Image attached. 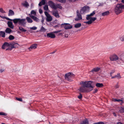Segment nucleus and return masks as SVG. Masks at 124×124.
Wrapping results in <instances>:
<instances>
[{"label":"nucleus","mask_w":124,"mask_h":124,"mask_svg":"<svg viewBox=\"0 0 124 124\" xmlns=\"http://www.w3.org/2000/svg\"><path fill=\"white\" fill-rule=\"evenodd\" d=\"M8 39L10 40H12L14 39V37L12 35H10L8 37Z\"/></svg>","instance_id":"obj_38"},{"label":"nucleus","mask_w":124,"mask_h":124,"mask_svg":"<svg viewBox=\"0 0 124 124\" xmlns=\"http://www.w3.org/2000/svg\"><path fill=\"white\" fill-rule=\"evenodd\" d=\"M100 69V68L98 67L94 68L90 72V73L92 74L96 73L99 71Z\"/></svg>","instance_id":"obj_7"},{"label":"nucleus","mask_w":124,"mask_h":124,"mask_svg":"<svg viewBox=\"0 0 124 124\" xmlns=\"http://www.w3.org/2000/svg\"><path fill=\"white\" fill-rule=\"evenodd\" d=\"M70 78H65V79L69 81H72V80L70 79Z\"/></svg>","instance_id":"obj_55"},{"label":"nucleus","mask_w":124,"mask_h":124,"mask_svg":"<svg viewBox=\"0 0 124 124\" xmlns=\"http://www.w3.org/2000/svg\"><path fill=\"white\" fill-rule=\"evenodd\" d=\"M64 37L65 38H67L68 37V35L67 34H65L64 35Z\"/></svg>","instance_id":"obj_63"},{"label":"nucleus","mask_w":124,"mask_h":124,"mask_svg":"<svg viewBox=\"0 0 124 124\" xmlns=\"http://www.w3.org/2000/svg\"><path fill=\"white\" fill-rule=\"evenodd\" d=\"M119 111L121 113H124V107H121L119 110Z\"/></svg>","instance_id":"obj_35"},{"label":"nucleus","mask_w":124,"mask_h":124,"mask_svg":"<svg viewBox=\"0 0 124 124\" xmlns=\"http://www.w3.org/2000/svg\"><path fill=\"white\" fill-rule=\"evenodd\" d=\"M7 114L3 112H0V115L6 116L7 115Z\"/></svg>","instance_id":"obj_43"},{"label":"nucleus","mask_w":124,"mask_h":124,"mask_svg":"<svg viewBox=\"0 0 124 124\" xmlns=\"http://www.w3.org/2000/svg\"><path fill=\"white\" fill-rule=\"evenodd\" d=\"M120 40L122 41H124V35L120 37Z\"/></svg>","instance_id":"obj_41"},{"label":"nucleus","mask_w":124,"mask_h":124,"mask_svg":"<svg viewBox=\"0 0 124 124\" xmlns=\"http://www.w3.org/2000/svg\"><path fill=\"white\" fill-rule=\"evenodd\" d=\"M30 15V16L31 17L34 21L37 22H38L39 21V19L37 17L34 16L32 15H30V14H29Z\"/></svg>","instance_id":"obj_16"},{"label":"nucleus","mask_w":124,"mask_h":124,"mask_svg":"<svg viewBox=\"0 0 124 124\" xmlns=\"http://www.w3.org/2000/svg\"><path fill=\"white\" fill-rule=\"evenodd\" d=\"M121 78L120 74L119 73L117 74V75L115 76L114 77H112V78Z\"/></svg>","instance_id":"obj_42"},{"label":"nucleus","mask_w":124,"mask_h":124,"mask_svg":"<svg viewBox=\"0 0 124 124\" xmlns=\"http://www.w3.org/2000/svg\"><path fill=\"white\" fill-rule=\"evenodd\" d=\"M15 13L14 11L10 9L8 11V16H11L14 15Z\"/></svg>","instance_id":"obj_21"},{"label":"nucleus","mask_w":124,"mask_h":124,"mask_svg":"<svg viewBox=\"0 0 124 124\" xmlns=\"http://www.w3.org/2000/svg\"><path fill=\"white\" fill-rule=\"evenodd\" d=\"M60 27V25L59 24H58L54 26V28H58L59 27Z\"/></svg>","instance_id":"obj_61"},{"label":"nucleus","mask_w":124,"mask_h":124,"mask_svg":"<svg viewBox=\"0 0 124 124\" xmlns=\"http://www.w3.org/2000/svg\"><path fill=\"white\" fill-rule=\"evenodd\" d=\"M119 85L118 83H117V84L114 87L116 88H119Z\"/></svg>","instance_id":"obj_49"},{"label":"nucleus","mask_w":124,"mask_h":124,"mask_svg":"<svg viewBox=\"0 0 124 124\" xmlns=\"http://www.w3.org/2000/svg\"><path fill=\"white\" fill-rule=\"evenodd\" d=\"M61 31V30H59L57 31H53V33H57L60 32Z\"/></svg>","instance_id":"obj_53"},{"label":"nucleus","mask_w":124,"mask_h":124,"mask_svg":"<svg viewBox=\"0 0 124 124\" xmlns=\"http://www.w3.org/2000/svg\"><path fill=\"white\" fill-rule=\"evenodd\" d=\"M10 44H9L8 42H6L4 43L2 45L1 48L3 49H5L9 46H10Z\"/></svg>","instance_id":"obj_14"},{"label":"nucleus","mask_w":124,"mask_h":124,"mask_svg":"<svg viewBox=\"0 0 124 124\" xmlns=\"http://www.w3.org/2000/svg\"><path fill=\"white\" fill-rule=\"evenodd\" d=\"M5 70L3 69H0V72L1 73L4 71Z\"/></svg>","instance_id":"obj_58"},{"label":"nucleus","mask_w":124,"mask_h":124,"mask_svg":"<svg viewBox=\"0 0 124 124\" xmlns=\"http://www.w3.org/2000/svg\"><path fill=\"white\" fill-rule=\"evenodd\" d=\"M118 60L121 63H124V56L121 55L120 57L119 58Z\"/></svg>","instance_id":"obj_19"},{"label":"nucleus","mask_w":124,"mask_h":124,"mask_svg":"<svg viewBox=\"0 0 124 124\" xmlns=\"http://www.w3.org/2000/svg\"><path fill=\"white\" fill-rule=\"evenodd\" d=\"M78 97L79 99H81L82 97V94L80 93H79V95L78 96Z\"/></svg>","instance_id":"obj_46"},{"label":"nucleus","mask_w":124,"mask_h":124,"mask_svg":"<svg viewBox=\"0 0 124 124\" xmlns=\"http://www.w3.org/2000/svg\"><path fill=\"white\" fill-rule=\"evenodd\" d=\"M19 30L22 32H25L27 31L26 30L23 28L22 26H19Z\"/></svg>","instance_id":"obj_30"},{"label":"nucleus","mask_w":124,"mask_h":124,"mask_svg":"<svg viewBox=\"0 0 124 124\" xmlns=\"http://www.w3.org/2000/svg\"><path fill=\"white\" fill-rule=\"evenodd\" d=\"M0 36L2 38H5V32L3 31H0Z\"/></svg>","instance_id":"obj_26"},{"label":"nucleus","mask_w":124,"mask_h":124,"mask_svg":"<svg viewBox=\"0 0 124 124\" xmlns=\"http://www.w3.org/2000/svg\"><path fill=\"white\" fill-rule=\"evenodd\" d=\"M86 10L85 7H83L81 8L80 11V13L81 14H84V12Z\"/></svg>","instance_id":"obj_28"},{"label":"nucleus","mask_w":124,"mask_h":124,"mask_svg":"<svg viewBox=\"0 0 124 124\" xmlns=\"http://www.w3.org/2000/svg\"><path fill=\"white\" fill-rule=\"evenodd\" d=\"M10 45H11V48H10L8 47V48L6 49V50H11L13 48H16L18 47L19 46V44L17 43H15L13 44L12 45L10 44Z\"/></svg>","instance_id":"obj_11"},{"label":"nucleus","mask_w":124,"mask_h":124,"mask_svg":"<svg viewBox=\"0 0 124 124\" xmlns=\"http://www.w3.org/2000/svg\"><path fill=\"white\" fill-rule=\"evenodd\" d=\"M55 7L56 8V9L57 8H59L60 9H62V7L61 6L60 4H57L56 5Z\"/></svg>","instance_id":"obj_31"},{"label":"nucleus","mask_w":124,"mask_h":124,"mask_svg":"<svg viewBox=\"0 0 124 124\" xmlns=\"http://www.w3.org/2000/svg\"><path fill=\"white\" fill-rule=\"evenodd\" d=\"M64 76H65V75H64L62 74H61V76L59 77V78H60V77H64Z\"/></svg>","instance_id":"obj_64"},{"label":"nucleus","mask_w":124,"mask_h":124,"mask_svg":"<svg viewBox=\"0 0 124 124\" xmlns=\"http://www.w3.org/2000/svg\"><path fill=\"white\" fill-rule=\"evenodd\" d=\"M109 14V11H107L102 13V16H107Z\"/></svg>","instance_id":"obj_25"},{"label":"nucleus","mask_w":124,"mask_h":124,"mask_svg":"<svg viewBox=\"0 0 124 124\" xmlns=\"http://www.w3.org/2000/svg\"><path fill=\"white\" fill-rule=\"evenodd\" d=\"M95 14V11H93V12L91 13L90 14L87 15V17H90V16H93Z\"/></svg>","instance_id":"obj_34"},{"label":"nucleus","mask_w":124,"mask_h":124,"mask_svg":"<svg viewBox=\"0 0 124 124\" xmlns=\"http://www.w3.org/2000/svg\"><path fill=\"white\" fill-rule=\"evenodd\" d=\"M115 13L117 15H118L121 13L122 12L120 4V3L117 4L114 9Z\"/></svg>","instance_id":"obj_2"},{"label":"nucleus","mask_w":124,"mask_h":124,"mask_svg":"<svg viewBox=\"0 0 124 124\" xmlns=\"http://www.w3.org/2000/svg\"><path fill=\"white\" fill-rule=\"evenodd\" d=\"M95 85L97 87L99 88L102 87L103 86V85L102 84L99 83H96Z\"/></svg>","instance_id":"obj_27"},{"label":"nucleus","mask_w":124,"mask_h":124,"mask_svg":"<svg viewBox=\"0 0 124 124\" xmlns=\"http://www.w3.org/2000/svg\"><path fill=\"white\" fill-rule=\"evenodd\" d=\"M42 5H43L42 4L41 2H40L39 4V6H41Z\"/></svg>","instance_id":"obj_62"},{"label":"nucleus","mask_w":124,"mask_h":124,"mask_svg":"<svg viewBox=\"0 0 124 124\" xmlns=\"http://www.w3.org/2000/svg\"><path fill=\"white\" fill-rule=\"evenodd\" d=\"M44 9L45 11H47L48 10V7L47 5H45L44 7Z\"/></svg>","instance_id":"obj_40"},{"label":"nucleus","mask_w":124,"mask_h":124,"mask_svg":"<svg viewBox=\"0 0 124 124\" xmlns=\"http://www.w3.org/2000/svg\"><path fill=\"white\" fill-rule=\"evenodd\" d=\"M86 19L87 20H90L91 22H92L96 20V18L95 17H87L86 18Z\"/></svg>","instance_id":"obj_18"},{"label":"nucleus","mask_w":124,"mask_h":124,"mask_svg":"<svg viewBox=\"0 0 124 124\" xmlns=\"http://www.w3.org/2000/svg\"><path fill=\"white\" fill-rule=\"evenodd\" d=\"M26 19L27 20L28 23H31L33 22L32 19L29 17H27Z\"/></svg>","instance_id":"obj_29"},{"label":"nucleus","mask_w":124,"mask_h":124,"mask_svg":"<svg viewBox=\"0 0 124 124\" xmlns=\"http://www.w3.org/2000/svg\"><path fill=\"white\" fill-rule=\"evenodd\" d=\"M114 101H121L122 102V103H123V101L122 100H120L119 99H114Z\"/></svg>","instance_id":"obj_39"},{"label":"nucleus","mask_w":124,"mask_h":124,"mask_svg":"<svg viewBox=\"0 0 124 124\" xmlns=\"http://www.w3.org/2000/svg\"><path fill=\"white\" fill-rule=\"evenodd\" d=\"M40 31L42 32H45L46 31V29H45L42 26L40 28Z\"/></svg>","instance_id":"obj_36"},{"label":"nucleus","mask_w":124,"mask_h":124,"mask_svg":"<svg viewBox=\"0 0 124 124\" xmlns=\"http://www.w3.org/2000/svg\"><path fill=\"white\" fill-rule=\"evenodd\" d=\"M5 19H6L7 20H10L11 21H12V19H10L9 18H8V17H6V18Z\"/></svg>","instance_id":"obj_59"},{"label":"nucleus","mask_w":124,"mask_h":124,"mask_svg":"<svg viewBox=\"0 0 124 124\" xmlns=\"http://www.w3.org/2000/svg\"><path fill=\"white\" fill-rule=\"evenodd\" d=\"M85 87L84 85H83L80 87L78 90L81 93H84L89 92Z\"/></svg>","instance_id":"obj_6"},{"label":"nucleus","mask_w":124,"mask_h":124,"mask_svg":"<svg viewBox=\"0 0 124 124\" xmlns=\"http://www.w3.org/2000/svg\"><path fill=\"white\" fill-rule=\"evenodd\" d=\"M39 12L40 14H42L43 13L42 10L41 8H40L39 9Z\"/></svg>","instance_id":"obj_54"},{"label":"nucleus","mask_w":124,"mask_h":124,"mask_svg":"<svg viewBox=\"0 0 124 124\" xmlns=\"http://www.w3.org/2000/svg\"><path fill=\"white\" fill-rule=\"evenodd\" d=\"M77 17L75 18V20L76 21H78L81 20L82 19V16L81 14L79 13V11L77 10Z\"/></svg>","instance_id":"obj_9"},{"label":"nucleus","mask_w":124,"mask_h":124,"mask_svg":"<svg viewBox=\"0 0 124 124\" xmlns=\"http://www.w3.org/2000/svg\"><path fill=\"white\" fill-rule=\"evenodd\" d=\"M62 26L64 25V28L66 29H70L72 28V26L71 25L68 23H64L61 24Z\"/></svg>","instance_id":"obj_8"},{"label":"nucleus","mask_w":124,"mask_h":124,"mask_svg":"<svg viewBox=\"0 0 124 124\" xmlns=\"http://www.w3.org/2000/svg\"><path fill=\"white\" fill-rule=\"evenodd\" d=\"M53 15L57 18L60 17L58 11H53Z\"/></svg>","instance_id":"obj_17"},{"label":"nucleus","mask_w":124,"mask_h":124,"mask_svg":"<svg viewBox=\"0 0 124 124\" xmlns=\"http://www.w3.org/2000/svg\"><path fill=\"white\" fill-rule=\"evenodd\" d=\"M98 91V90L97 89H94V91L93 92V93H95L96 92H97Z\"/></svg>","instance_id":"obj_56"},{"label":"nucleus","mask_w":124,"mask_h":124,"mask_svg":"<svg viewBox=\"0 0 124 124\" xmlns=\"http://www.w3.org/2000/svg\"><path fill=\"white\" fill-rule=\"evenodd\" d=\"M75 77V75L72 72L66 73L64 76V78H73Z\"/></svg>","instance_id":"obj_10"},{"label":"nucleus","mask_w":124,"mask_h":124,"mask_svg":"<svg viewBox=\"0 0 124 124\" xmlns=\"http://www.w3.org/2000/svg\"><path fill=\"white\" fill-rule=\"evenodd\" d=\"M110 60L112 61H116L118 60L119 57L116 54H114L111 55L110 57Z\"/></svg>","instance_id":"obj_4"},{"label":"nucleus","mask_w":124,"mask_h":124,"mask_svg":"<svg viewBox=\"0 0 124 124\" xmlns=\"http://www.w3.org/2000/svg\"><path fill=\"white\" fill-rule=\"evenodd\" d=\"M81 26V24L80 23H78L75 24L74 25V27L75 28H78L80 27Z\"/></svg>","instance_id":"obj_32"},{"label":"nucleus","mask_w":124,"mask_h":124,"mask_svg":"<svg viewBox=\"0 0 124 124\" xmlns=\"http://www.w3.org/2000/svg\"><path fill=\"white\" fill-rule=\"evenodd\" d=\"M12 31V30L9 28H7L5 31L6 33L9 34H10Z\"/></svg>","instance_id":"obj_23"},{"label":"nucleus","mask_w":124,"mask_h":124,"mask_svg":"<svg viewBox=\"0 0 124 124\" xmlns=\"http://www.w3.org/2000/svg\"><path fill=\"white\" fill-rule=\"evenodd\" d=\"M22 5L23 7L26 8H28L30 6L28 3L26 1H25L22 3Z\"/></svg>","instance_id":"obj_15"},{"label":"nucleus","mask_w":124,"mask_h":124,"mask_svg":"<svg viewBox=\"0 0 124 124\" xmlns=\"http://www.w3.org/2000/svg\"><path fill=\"white\" fill-rule=\"evenodd\" d=\"M0 12L2 13H6L5 12L2 8H0Z\"/></svg>","instance_id":"obj_45"},{"label":"nucleus","mask_w":124,"mask_h":124,"mask_svg":"<svg viewBox=\"0 0 124 124\" xmlns=\"http://www.w3.org/2000/svg\"><path fill=\"white\" fill-rule=\"evenodd\" d=\"M92 82L91 81H81L80 84L81 85H84V86L87 88L86 89L89 92L92 91L93 89V87L92 85Z\"/></svg>","instance_id":"obj_1"},{"label":"nucleus","mask_w":124,"mask_h":124,"mask_svg":"<svg viewBox=\"0 0 124 124\" xmlns=\"http://www.w3.org/2000/svg\"><path fill=\"white\" fill-rule=\"evenodd\" d=\"M0 17L1 18L3 19H5L6 18V17L5 16H2L0 15Z\"/></svg>","instance_id":"obj_60"},{"label":"nucleus","mask_w":124,"mask_h":124,"mask_svg":"<svg viewBox=\"0 0 124 124\" xmlns=\"http://www.w3.org/2000/svg\"><path fill=\"white\" fill-rule=\"evenodd\" d=\"M120 4L122 8V9H124V5H123L122 4L120 3Z\"/></svg>","instance_id":"obj_57"},{"label":"nucleus","mask_w":124,"mask_h":124,"mask_svg":"<svg viewBox=\"0 0 124 124\" xmlns=\"http://www.w3.org/2000/svg\"><path fill=\"white\" fill-rule=\"evenodd\" d=\"M53 32H50V33H47V34L46 36L48 38H55V35L53 34Z\"/></svg>","instance_id":"obj_13"},{"label":"nucleus","mask_w":124,"mask_h":124,"mask_svg":"<svg viewBox=\"0 0 124 124\" xmlns=\"http://www.w3.org/2000/svg\"><path fill=\"white\" fill-rule=\"evenodd\" d=\"M15 72L16 73H17L18 75H20L21 74L20 72L19 71L15 70Z\"/></svg>","instance_id":"obj_52"},{"label":"nucleus","mask_w":124,"mask_h":124,"mask_svg":"<svg viewBox=\"0 0 124 124\" xmlns=\"http://www.w3.org/2000/svg\"><path fill=\"white\" fill-rule=\"evenodd\" d=\"M19 18H16L12 20L13 21V22L15 24L17 23H19Z\"/></svg>","instance_id":"obj_33"},{"label":"nucleus","mask_w":124,"mask_h":124,"mask_svg":"<svg viewBox=\"0 0 124 124\" xmlns=\"http://www.w3.org/2000/svg\"><path fill=\"white\" fill-rule=\"evenodd\" d=\"M44 13L46 16V20L48 22L51 21L53 19L52 17L47 11H45Z\"/></svg>","instance_id":"obj_3"},{"label":"nucleus","mask_w":124,"mask_h":124,"mask_svg":"<svg viewBox=\"0 0 124 124\" xmlns=\"http://www.w3.org/2000/svg\"><path fill=\"white\" fill-rule=\"evenodd\" d=\"M40 2L43 5H45L46 3V1L45 0H42Z\"/></svg>","instance_id":"obj_50"},{"label":"nucleus","mask_w":124,"mask_h":124,"mask_svg":"<svg viewBox=\"0 0 124 124\" xmlns=\"http://www.w3.org/2000/svg\"><path fill=\"white\" fill-rule=\"evenodd\" d=\"M37 45L36 44H34L31 45L29 48V49L31 50L32 49H35L36 48Z\"/></svg>","instance_id":"obj_24"},{"label":"nucleus","mask_w":124,"mask_h":124,"mask_svg":"<svg viewBox=\"0 0 124 124\" xmlns=\"http://www.w3.org/2000/svg\"><path fill=\"white\" fill-rule=\"evenodd\" d=\"M16 99L18 101H22L23 100L21 98H18L16 97Z\"/></svg>","instance_id":"obj_48"},{"label":"nucleus","mask_w":124,"mask_h":124,"mask_svg":"<svg viewBox=\"0 0 124 124\" xmlns=\"http://www.w3.org/2000/svg\"><path fill=\"white\" fill-rule=\"evenodd\" d=\"M7 24L8 26L12 29H13L14 26L13 25L11 21H8Z\"/></svg>","instance_id":"obj_20"},{"label":"nucleus","mask_w":124,"mask_h":124,"mask_svg":"<svg viewBox=\"0 0 124 124\" xmlns=\"http://www.w3.org/2000/svg\"><path fill=\"white\" fill-rule=\"evenodd\" d=\"M31 15H33L34 16H35L36 15V11L34 10H32L31 12Z\"/></svg>","instance_id":"obj_37"},{"label":"nucleus","mask_w":124,"mask_h":124,"mask_svg":"<svg viewBox=\"0 0 124 124\" xmlns=\"http://www.w3.org/2000/svg\"><path fill=\"white\" fill-rule=\"evenodd\" d=\"M48 4L49 6L52 9H56L55 7L56 5L52 1L50 0L48 2Z\"/></svg>","instance_id":"obj_12"},{"label":"nucleus","mask_w":124,"mask_h":124,"mask_svg":"<svg viewBox=\"0 0 124 124\" xmlns=\"http://www.w3.org/2000/svg\"><path fill=\"white\" fill-rule=\"evenodd\" d=\"M84 22V23L88 24H91L92 23L90 20L87 22Z\"/></svg>","instance_id":"obj_47"},{"label":"nucleus","mask_w":124,"mask_h":124,"mask_svg":"<svg viewBox=\"0 0 124 124\" xmlns=\"http://www.w3.org/2000/svg\"><path fill=\"white\" fill-rule=\"evenodd\" d=\"M59 2L62 3H64L66 1V0H57Z\"/></svg>","instance_id":"obj_44"},{"label":"nucleus","mask_w":124,"mask_h":124,"mask_svg":"<svg viewBox=\"0 0 124 124\" xmlns=\"http://www.w3.org/2000/svg\"><path fill=\"white\" fill-rule=\"evenodd\" d=\"M80 124H89L88 121L87 119H86L79 123Z\"/></svg>","instance_id":"obj_22"},{"label":"nucleus","mask_w":124,"mask_h":124,"mask_svg":"<svg viewBox=\"0 0 124 124\" xmlns=\"http://www.w3.org/2000/svg\"><path fill=\"white\" fill-rule=\"evenodd\" d=\"M37 28L35 26H33L32 27H30V29L33 30H36L37 29Z\"/></svg>","instance_id":"obj_51"},{"label":"nucleus","mask_w":124,"mask_h":124,"mask_svg":"<svg viewBox=\"0 0 124 124\" xmlns=\"http://www.w3.org/2000/svg\"><path fill=\"white\" fill-rule=\"evenodd\" d=\"M18 24L19 25L23 26H25L26 24V23L25 22L26 19L19 18Z\"/></svg>","instance_id":"obj_5"}]
</instances>
